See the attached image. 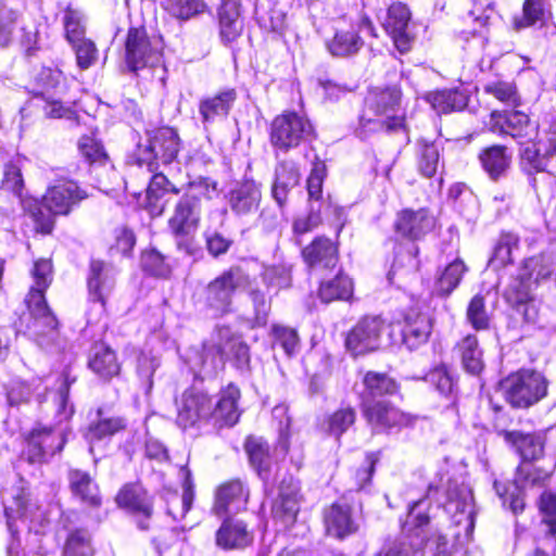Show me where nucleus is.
Wrapping results in <instances>:
<instances>
[{"label": "nucleus", "mask_w": 556, "mask_h": 556, "mask_svg": "<svg viewBox=\"0 0 556 556\" xmlns=\"http://www.w3.org/2000/svg\"><path fill=\"white\" fill-rule=\"evenodd\" d=\"M249 287L248 295L253 303L255 324L264 326L270 309V300L257 286H252L249 274L240 266L232 265L211 280L202 291V302L213 317L231 312L235 293Z\"/></svg>", "instance_id": "obj_1"}, {"label": "nucleus", "mask_w": 556, "mask_h": 556, "mask_svg": "<svg viewBox=\"0 0 556 556\" xmlns=\"http://www.w3.org/2000/svg\"><path fill=\"white\" fill-rule=\"evenodd\" d=\"M401 91L396 88H371L364 100L356 135L364 139L371 132L394 130L404 126Z\"/></svg>", "instance_id": "obj_2"}, {"label": "nucleus", "mask_w": 556, "mask_h": 556, "mask_svg": "<svg viewBox=\"0 0 556 556\" xmlns=\"http://www.w3.org/2000/svg\"><path fill=\"white\" fill-rule=\"evenodd\" d=\"M217 194V182L200 177L186 185L176 200L168 219V228L177 239H184L197 231L201 220L202 202Z\"/></svg>", "instance_id": "obj_3"}, {"label": "nucleus", "mask_w": 556, "mask_h": 556, "mask_svg": "<svg viewBox=\"0 0 556 556\" xmlns=\"http://www.w3.org/2000/svg\"><path fill=\"white\" fill-rule=\"evenodd\" d=\"M555 467L556 462L553 459L546 467L535 466L533 462H521L513 482L504 483L495 480L493 488L502 500V505L508 507L514 515L522 513L526 506L523 488L543 485L552 476Z\"/></svg>", "instance_id": "obj_4"}, {"label": "nucleus", "mask_w": 556, "mask_h": 556, "mask_svg": "<svg viewBox=\"0 0 556 556\" xmlns=\"http://www.w3.org/2000/svg\"><path fill=\"white\" fill-rule=\"evenodd\" d=\"M35 285L26 298L28 311L34 318V331L38 333H46L54 330L58 326V320L51 313L45 299V291L52 281V264L49 260L42 258L34 264L31 270Z\"/></svg>", "instance_id": "obj_5"}, {"label": "nucleus", "mask_w": 556, "mask_h": 556, "mask_svg": "<svg viewBox=\"0 0 556 556\" xmlns=\"http://www.w3.org/2000/svg\"><path fill=\"white\" fill-rule=\"evenodd\" d=\"M505 400L516 408H528L547 395L546 378L534 370H519L501 383Z\"/></svg>", "instance_id": "obj_6"}, {"label": "nucleus", "mask_w": 556, "mask_h": 556, "mask_svg": "<svg viewBox=\"0 0 556 556\" xmlns=\"http://www.w3.org/2000/svg\"><path fill=\"white\" fill-rule=\"evenodd\" d=\"M86 193L81 191L74 181H62L52 186L42 198V206L48 211L45 213L36 200L34 210H30L35 220L40 224L42 231L50 232L53 226L51 214L65 215L72 206L83 200Z\"/></svg>", "instance_id": "obj_7"}, {"label": "nucleus", "mask_w": 556, "mask_h": 556, "mask_svg": "<svg viewBox=\"0 0 556 556\" xmlns=\"http://www.w3.org/2000/svg\"><path fill=\"white\" fill-rule=\"evenodd\" d=\"M125 50L126 64L132 72L148 66L156 67L163 63V38L159 35L149 36L142 27L128 30Z\"/></svg>", "instance_id": "obj_8"}, {"label": "nucleus", "mask_w": 556, "mask_h": 556, "mask_svg": "<svg viewBox=\"0 0 556 556\" xmlns=\"http://www.w3.org/2000/svg\"><path fill=\"white\" fill-rule=\"evenodd\" d=\"M314 137V127L304 115L288 112L275 117L271 123L270 142L281 151L287 152Z\"/></svg>", "instance_id": "obj_9"}, {"label": "nucleus", "mask_w": 556, "mask_h": 556, "mask_svg": "<svg viewBox=\"0 0 556 556\" xmlns=\"http://www.w3.org/2000/svg\"><path fill=\"white\" fill-rule=\"evenodd\" d=\"M176 424L181 429L198 427L211 421L213 400L203 390L189 388L175 400Z\"/></svg>", "instance_id": "obj_10"}, {"label": "nucleus", "mask_w": 556, "mask_h": 556, "mask_svg": "<svg viewBox=\"0 0 556 556\" xmlns=\"http://www.w3.org/2000/svg\"><path fill=\"white\" fill-rule=\"evenodd\" d=\"M555 265L552 254L544 253L526 260L521 273L509 287V291L515 293L516 302L523 303L530 300L533 286L549 278Z\"/></svg>", "instance_id": "obj_11"}, {"label": "nucleus", "mask_w": 556, "mask_h": 556, "mask_svg": "<svg viewBox=\"0 0 556 556\" xmlns=\"http://www.w3.org/2000/svg\"><path fill=\"white\" fill-rule=\"evenodd\" d=\"M148 142L139 146V162L147 164L151 169L154 162L169 164L178 154L179 138L169 127H162L148 131Z\"/></svg>", "instance_id": "obj_12"}, {"label": "nucleus", "mask_w": 556, "mask_h": 556, "mask_svg": "<svg viewBox=\"0 0 556 556\" xmlns=\"http://www.w3.org/2000/svg\"><path fill=\"white\" fill-rule=\"evenodd\" d=\"M491 121L494 131L510 136L522 148L538 138L539 125L521 111H494Z\"/></svg>", "instance_id": "obj_13"}, {"label": "nucleus", "mask_w": 556, "mask_h": 556, "mask_svg": "<svg viewBox=\"0 0 556 556\" xmlns=\"http://www.w3.org/2000/svg\"><path fill=\"white\" fill-rule=\"evenodd\" d=\"M363 414L376 433L410 426L416 419L413 415L400 410L388 401L365 402Z\"/></svg>", "instance_id": "obj_14"}, {"label": "nucleus", "mask_w": 556, "mask_h": 556, "mask_svg": "<svg viewBox=\"0 0 556 556\" xmlns=\"http://www.w3.org/2000/svg\"><path fill=\"white\" fill-rule=\"evenodd\" d=\"M556 155V124L543 132L539 130L538 138L520 150V164L523 170L532 175L544 172L548 160Z\"/></svg>", "instance_id": "obj_15"}, {"label": "nucleus", "mask_w": 556, "mask_h": 556, "mask_svg": "<svg viewBox=\"0 0 556 556\" xmlns=\"http://www.w3.org/2000/svg\"><path fill=\"white\" fill-rule=\"evenodd\" d=\"M64 444L65 437L62 431L38 427L30 432L24 455L30 464L45 463L61 452Z\"/></svg>", "instance_id": "obj_16"}, {"label": "nucleus", "mask_w": 556, "mask_h": 556, "mask_svg": "<svg viewBox=\"0 0 556 556\" xmlns=\"http://www.w3.org/2000/svg\"><path fill=\"white\" fill-rule=\"evenodd\" d=\"M445 509L452 514L457 527L464 525L465 536L469 539L473 532L476 516L471 489L466 484H450Z\"/></svg>", "instance_id": "obj_17"}, {"label": "nucleus", "mask_w": 556, "mask_h": 556, "mask_svg": "<svg viewBox=\"0 0 556 556\" xmlns=\"http://www.w3.org/2000/svg\"><path fill=\"white\" fill-rule=\"evenodd\" d=\"M382 330L381 318L365 317L350 330L345 339V346L354 356L376 351L380 344Z\"/></svg>", "instance_id": "obj_18"}, {"label": "nucleus", "mask_w": 556, "mask_h": 556, "mask_svg": "<svg viewBox=\"0 0 556 556\" xmlns=\"http://www.w3.org/2000/svg\"><path fill=\"white\" fill-rule=\"evenodd\" d=\"M410 11L404 3L395 2L389 7L383 27L401 53L407 52L413 42L408 31Z\"/></svg>", "instance_id": "obj_19"}, {"label": "nucleus", "mask_w": 556, "mask_h": 556, "mask_svg": "<svg viewBox=\"0 0 556 556\" xmlns=\"http://www.w3.org/2000/svg\"><path fill=\"white\" fill-rule=\"evenodd\" d=\"M115 269L102 261H91L87 280L89 298L104 309L106 299L115 287Z\"/></svg>", "instance_id": "obj_20"}, {"label": "nucleus", "mask_w": 556, "mask_h": 556, "mask_svg": "<svg viewBox=\"0 0 556 556\" xmlns=\"http://www.w3.org/2000/svg\"><path fill=\"white\" fill-rule=\"evenodd\" d=\"M249 491L239 479L230 480L218 486L215 492L213 511L216 515L236 514L244 509Z\"/></svg>", "instance_id": "obj_21"}, {"label": "nucleus", "mask_w": 556, "mask_h": 556, "mask_svg": "<svg viewBox=\"0 0 556 556\" xmlns=\"http://www.w3.org/2000/svg\"><path fill=\"white\" fill-rule=\"evenodd\" d=\"M241 396L240 390L233 383H229L220 391L219 399L212 407L211 421L216 427H231L240 418L241 412L238 406Z\"/></svg>", "instance_id": "obj_22"}, {"label": "nucleus", "mask_w": 556, "mask_h": 556, "mask_svg": "<svg viewBox=\"0 0 556 556\" xmlns=\"http://www.w3.org/2000/svg\"><path fill=\"white\" fill-rule=\"evenodd\" d=\"M116 503L119 507L126 508L139 517L138 527L141 530L149 528L148 519L152 515V505L140 485H125L116 495Z\"/></svg>", "instance_id": "obj_23"}, {"label": "nucleus", "mask_w": 556, "mask_h": 556, "mask_svg": "<svg viewBox=\"0 0 556 556\" xmlns=\"http://www.w3.org/2000/svg\"><path fill=\"white\" fill-rule=\"evenodd\" d=\"M394 227L399 235L417 240L433 229L434 218L426 208H406L397 214Z\"/></svg>", "instance_id": "obj_24"}, {"label": "nucleus", "mask_w": 556, "mask_h": 556, "mask_svg": "<svg viewBox=\"0 0 556 556\" xmlns=\"http://www.w3.org/2000/svg\"><path fill=\"white\" fill-rule=\"evenodd\" d=\"M230 210L238 216L256 213L262 199L260 186L253 180L236 184L228 193Z\"/></svg>", "instance_id": "obj_25"}, {"label": "nucleus", "mask_w": 556, "mask_h": 556, "mask_svg": "<svg viewBox=\"0 0 556 556\" xmlns=\"http://www.w3.org/2000/svg\"><path fill=\"white\" fill-rule=\"evenodd\" d=\"M252 542L253 534L238 519H225L216 531V545L223 549L244 548Z\"/></svg>", "instance_id": "obj_26"}, {"label": "nucleus", "mask_w": 556, "mask_h": 556, "mask_svg": "<svg viewBox=\"0 0 556 556\" xmlns=\"http://www.w3.org/2000/svg\"><path fill=\"white\" fill-rule=\"evenodd\" d=\"M302 255L311 268H333L338 262V248L328 238L318 237L303 249Z\"/></svg>", "instance_id": "obj_27"}, {"label": "nucleus", "mask_w": 556, "mask_h": 556, "mask_svg": "<svg viewBox=\"0 0 556 556\" xmlns=\"http://www.w3.org/2000/svg\"><path fill=\"white\" fill-rule=\"evenodd\" d=\"M505 441L511 443L520 454L522 462H535L544 455V433H522L519 431H503Z\"/></svg>", "instance_id": "obj_28"}, {"label": "nucleus", "mask_w": 556, "mask_h": 556, "mask_svg": "<svg viewBox=\"0 0 556 556\" xmlns=\"http://www.w3.org/2000/svg\"><path fill=\"white\" fill-rule=\"evenodd\" d=\"M432 324L427 314L412 311L405 318L402 330L403 343L409 349H417L428 341Z\"/></svg>", "instance_id": "obj_29"}, {"label": "nucleus", "mask_w": 556, "mask_h": 556, "mask_svg": "<svg viewBox=\"0 0 556 556\" xmlns=\"http://www.w3.org/2000/svg\"><path fill=\"white\" fill-rule=\"evenodd\" d=\"M237 99L235 89H226L219 93L204 98L199 103V112L204 124L218 117H225L231 110Z\"/></svg>", "instance_id": "obj_30"}, {"label": "nucleus", "mask_w": 556, "mask_h": 556, "mask_svg": "<svg viewBox=\"0 0 556 556\" xmlns=\"http://www.w3.org/2000/svg\"><path fill=\"white\" fill-rule=\"evenodd\" d=\"M68 482L72 493L84 504L90 507L101 505L99 488L88 472L73 469L68 472Z\"/></svg>", "instance_id": "obj_31"}, {"label": "nucleus", "mask_w": 556, "mask_h": 556, "mask_svg": "<svg viewBox=\"0 0 556 556\" xmlns=\"http://www.w3.org/2000/svg\"><path fill=\"white\" fill-rule=\"evenodd\" d=\"M327 533L343 539L357 531V525L351 517L350 507L333 504L325 514Z\"/></svg>", "instance_id": "obj_32"}, {"label": "nucleus", "mask_w": 556, "mask_h": 556, "mask_svg": "<svg viewBox=\"0 0 556 556\" xmlns=\"http://www.w3.org/2000/svg\"><path fill=\"white\" fill-rule=\"evenodd\" d=\"M299 511V484L293 478L282 480L279 486V497L275 502L274 513L285 519L293 521Z\"/></svg>", "instance_id": "obj_33"}, {"label": "nucleus", "mask_w": 556, "mask_h": 556, "mask_svg": "<svg viewBox=\"0 0 556 556\" xmlns=\"http://www.w3.org/2000/svg\"><path fill=\"white\" fill-rule=\"evenodd\" d=\"M89 367L100 377L109 379L119 372V364L115 352L103 343L92 348Z\"/></svg>", "instance_id": "obj_34"}, {"label": "nucleus", "mask_w": 556, "mask_h": 556, "mask_svg": "<svg viewBox=\"0 0 556 556\" xmlns=\"http://www.w3.org/2000/svg\"><path fill=\"white\" fill-rule=\"evenodd\" d=\"M218 14L222 39L233 41L242 31L239 4L235 0H224Z\"/></svg>", "instance_id": "obj_35"}, {"label": "nucleus", "mask_w": 556, "mask_h": 556, "mask_svg": "<svg viewBox=\"0 0 556 556\" xmlns=\"http://www.w3.org/2000/svg\"><path fill=\"white\" fill-rule=\"evenodd\" d=\"M418 172L427 177H433L442 166L440 148L435 142L418 140L416 149Z\"/></svg>", "instance_id": "obj_36"}, {"label": "nucleus", "mask_w": 556, "mask_h": 556, "mask_svg": "<svg viewBox=\"0 0 556 556\" xmlns=\"http://www.w3.org/2000/svg\"><path fill=\"white\" fill-rule=\"evenodd\" d=\"M426 100L439 114L460 111L467 105L466 94L457 89H445L430 92L426 96Z\"/></svg>", "instance_id": "obj_37"}, {"label": "nucleus", "mask_w": 556, "mask_h": 556, "mask_svg": "<svg viewBox=\"0 0 556 556\" xmlns=\"http://www.w3.org/2000/svg\"><path fill=\"white\" fill-rule=\"evenodd\" d=\"M300 175L298 168L293 164L280 163L276 168V179L273 185V197L281 206L288 197L291 188L299 184Z\"/></svg>", "instance_id": "obj_38"}, {"label": "nucleus", "mask_w": 556, "mask_h": 556, "mask_svg": "<svg viewBox=\"0 0 556 556\" xmlns=\"http://www.w3.org/2000/svg\"><path fill=\"white\" fill-rule=\"evenodd\" d=\"M484 170L492 179L502 176L510 164V156L506 153L504 146H492L484 149L479 155Z\"/></svg>", "instance_id": "obj_39"}, {"label": "nucleus", "mask_w": 556, "mask_h": 556, "mask_svg": "<svg viewBox=\"0 0 556 556\" xmlns=\"http://www.w3.org/2000/svg\"><path fill=\"white\" fill-rule=\"evenodd\" d=\"M363 46V39L353 29L337 31L327 45L329 52L332 55L340 58L356 54Z\"/></svg>", "instance_id": "obj_40"}, {"label": "nucleus", "mask_w": 556, "mask_h": 556, "mask_svg": "<svg viewBox=\"0 0 556 556\" xmlns=\"http://www.w3.org/2000/svg\"><path fill=\"white\" fill-rule=\"evenodd\" d=\"M464 368L477 375L483 369L482 351L475 334H468L457 345Z\"/></svg>", "instance_id": "obj_41"}, {"label": "nucleus", "mask_w": 556, "mask_h": 556, "mask_svg": "<svg viewBox=\"0 0 556 556\" xmlns=\"http://www.w3.org/2000/svg\"><path fill=\"white\" fill-rule=\"evenodd\" d=\"M23 191L24 180L20 167L12 163L7 164L0 184V192L8 195L12 194L20 204L30 211L31 204L24 200Z\"/></svg>", "instance_id": "obj_42"}, {"label": "nucleus", "mask_w": 556, "mask_h": 556, "mask_svg": "<svg viewBox=\"0 0 556 556\" xmlns=\"http://www.w3.org/2000/svg\"><path fill=\"white\" fill-rule=\"evenodd\" d=\"M98 421L92 422L86 433L87 440L94 441L111 437L126 428V421L122 417H103L102 409H98Z\"/></svg>", "instance_id": "obj_43"}, {"label": "nucleus", "mask_w": 556, "mask_h": 556, "mask_svg": "<svg viewBox=\"0 0 556 556\" xmlns=\"http://www.w3.org/2000/svg\"><path fill=\"white\" fill-rule=\"evenodd\" d=\"M252 466L257 470L262 479L266 480L270 467L269 446L261 438H249L245 443Z\"/></svg>", "instance_id": "obj_44"}, {"label": "nucleus", "mask_w": 556, "mask_h": 556, "mask_svg": "<svg viewBox=\"0 0 556 556\" xmlns=\"http://www.w3.org/2000/svg\"><path fill=\"white\" fill-rule=\"evenodd\" d=\"M352 293V280L345 275H338L331 280L323 282L319 288V296L325 303L336 300H349Z\"/></svg>", "instance_id": "obj_45"}, {"label": "nucleus", "mask_w": 556, "mask_h": 556, "mask_svg": "<svg viewBox=\"0 0 556 556\" xmlns=\"http://www.w3.org/2000/svg\"><path fill=\"white\" fill-rule=\"evenodd\" d=\"M91 534L86 529L71 531L65 540L62 556H93Z\"/></svg>", "instance_id": "obj_46"}, {"label": "nucleus", "mask_w": 556, "mask_h": 556, "mask_svg": "<svg viewBox=\"0 0 556 556\" xmlns=\"http://www.w3.org/2000/svg\"><path fill=\"white\" fill-rule=\"evenodd\" d=\"M184 188H177L173 185L168 178L163 174H155L149 184L147 189V198L149 201L151 212H156L161 214L163 212V206H159L156 201L163 197L167 192H172L175 194H179Z\"/></svg>", "instance_id": "obj_47"}, {"label": "nucleus", "mask_w": 556, "mask_h": 556, "mask_svg": "<svg viewBox=\"0 0 556 556\" xmlns=\"http://www.w3.org/2000/svg\"><path fill=\"white\" fill-rule=\"evenodd\" d=\"M465 271L466 266L462 260L450 263L437 280V292L448 295L459 285Z\"/></svg>", "instance_id": "obj_48"}, {"label": "nucleus", "mask_w": 556, "mask_h": 556, "mask_svg": "<svg viewBox=\"0 0 556 556\" xmlns=\"http://www.w3.org/2000/svg\"><path fill=\"white\" fill-rule=\"evenodd\" d=\"M518 237L514 233H502L489 261L490 266L497 269L513 262V250L518 247Z\"/></svg>", "instance_id": "obj_49"}, {"label": "nucleus", "mask_w": 556, "mask_h": 556, "mask_svg": "<svg viewBox=\"0 0 556 556\" xmlns=\"http://www.w3.org/2000/svg\"><path fill=\"white\" fill-rule=\"evenodd\" d=\"M261 278L267 290H280L291 286L290 267L285 264L263 265Z\"/></svg>", "instance_id": "obj_50"}, {"label": "nucleus", "mask_w": 556, "mask_h": 556, "mask_svg": "<svg viewBox=\"0 0 556 556\" xmlns=\"http://www.w3.org/2000/svg\"><path fill=\"white\" fill-rule=\"evenodd\" d=\"M546 13L543 0H525L522 15L514 18V27L519 30L538 23L542 24Z\"/></svg>", "instance_id": "obj_51"}, {"label": "nucleus", "mask_w": 556, "mask_h": 556, "mask_svg": "<svg viewBox=\"0 0 556 556\" xmlns=\"http://www.w3.org/2000/svg\"><path fill=\"white\" fill-rule=\"evenodd\" d=\"M363 381L370 396L393 394L397 391L396 382L386 374L368 371Z\"/></svg>", "instance_id": "obj_52"}, {"label": "nucleus", "mask_w": 556, "mask_h": 556, "mask_svg": "<svg viewBox=\"0 0 556 556\" xmlns=\"http://www.w3.org/2000/svg\"><path fill=\"white\" fill-rule=\"evenodd\" d=\"M63 26L65 38L68 43L76 42L77 40L85 38V17L80 11L67 8L63 15Z\"/></svg>", "instance_id": "obj_53"}, {"label": "nucleus", "mask_w": 556, "mask_h": 556, "mask_svg": "<svg viewBox=\"0 0 556 556\" xmlns=\"http://www.w3.org/2000/svg\"><path fill=\"white\" fill-rule=\"evenodd\" d=\"M271 337L275 346H280L283 352L291 356L299 348L300 339L294 328L275 324L271 327Z\"/></svg>", "instance_id": "obj_54"}, {"label": "nucleus", "mask_w": 556, "mask_h": 556, "mask_svg": "<svg viewBox=\"0 0 556 556\" xmlns=\"http://www.w3.org/2000/svg\"><path fill=\"white\" fill-rule=\"evenodd\" d=\"M165 10L174 17L189 20L205 10L202 0H167Z\"/></svg>", "instance_id": "obj_55"}, {"label": "nucleus", "mask_w": 556, "mask_h": 556, "mask_svg": "<svg viewBox=\"0 0 556 556\" xmlns=\"http://www.w3.org/2000/svg\"><path fill=\"white\" fill-rule=\"evenodd\" d=\"M484 91L506 105L517 108L521 104V99L517 92L516 86L511 83L501 80L489 83L484 86Z\"/></svg>", "instance_id": "obj_56"}, {"label": "nucleus", "mask_w": 556, "mask_h": 556, "mask_svg": "<svg viewBox=\"0 0 556 556\" xmlns=\"http://www.w3.org/2000/svg\"><path fill=\"white\" fill-rule=\"evenodd\" d=\"M12 0L0 1V48L7 47L12 39L18 13L10 4Z\"/></svg>", "instance_id": "obj_57"}, {"label": "nucleus", "mask_w": 556, "mask_h": 556, "mask_svg": "<svg viewBox=\"0 0 556 556\" xmlns=\"http://www.w3.org/2000/svg\"><path fill=\"white\" fill-rule=\"evenodd\" d=\"M356 419V413L351 407H344L336 410L328 418V431L339 439Z\"/></svg>", "instance_id": "obj_58"}, {"label": "nucleus", "mask_w": 556, "mask_h": 556, "mask_svg": "<svg viewBox=\"0 0 556 556\" xmlns=\"http://www.w3.org/2000/svg\"><path fill=\"white\" fill-rule=\"evenodd\" d=\"M425 380L434 386L443 395L452 394L455 388L453 377L446 366L433 368L426 375Z\"/></svg>", "instance_id": "obj_59"}, {"label": "nucleus", "mask_w": 556, "mask_h": 556, "mask_svg": "<svg viewBox=\"0 0 556 556\" xmlns=\"http://www.w3.org/2000/svg\"><path fill=\"white\" fill-rule=\"evenodd\" d=\"M78 149L90 164L103 163L108 157L101 142L91 136H83L78 141Z\"/></svg>", "instance_id": "obj_60"}, {"label": "nucleus", "mask_w": 556, "mask_h": 556, "mask_svg": "<svg viewBox=\"0 0 556 556\" xmlns=\"http://www.w3.org/2000/svg\"><path fill=\"white\" fill-rule=\"evenodd\" d=\"M75 51L77 65L81 70L89 68L97 60L96 45L86 38L70 43Z\"/></svg>", "instance_id": "obj_61"}, {"label": "nucleus", "mask_w": 556, "mask_h": 556, "mask_svg": "<svg viewBox=\"0 0 556 556\" xmlns=\"http://www.w3.org/2000/svg\"><path fill=\"white\" fill-rule=\"evenodd\" d=\"M467 319L477 330L488 328L489 316L485 312L484 299L482 296L476 295L471 299L467 308Z\"/></svg>", "instance_id": "obj_62"}, {"label": "nucleus", "mask_w": 556, "mask_h": 556, "mask_svg": "<svg viewBox=\"0 0 556 556\" xmlns=\"http://www.w3.org/2000/svg\"><path fill=\"white\" fill-rule=\"evenodd\" d=\"M141 265L143 270L153 276L165 277L169 273V267L165 263L164 256L155 250L146 251L142 254Z\"/></svg>", "instance_id": "obj_63"}, {"label": "nucleus", "mask_w": 556, "mask_h": 556, "mask_svg": "<svg viewBox=\"0 0 556 556\" xmlns=\"http://www.w3.org/2000/svg\"><path fill=\"white\" fill-rule=\"evenodd\" d=\"M540 510L543 515V522L547 526V533H556V493L544 492L540 498Z\"/></svg>", "instance_id": "obj_64"}]
</instances>
